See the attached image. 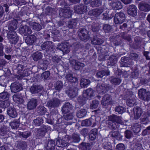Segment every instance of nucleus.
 <instances>
[{
  "mask_svg": "<svg viewBox=\"0 0 150 150\" xmlns=\"http://www.w3.org/2000/svg\"><path fill=\"white\" fill-rule=\"evenodd\" d=\"M44 143L40 144L44 145L45 149L46 150H54L55 147L56 145L59 147L63 148L68 145V142L70 140L69 137L68 135L62 138V139H56V140L50 139L47 141V139L45 140Z\"/></svg>",
  "mask_w": 150,
  "mask_h": 150,
  "instance_id": "nucleus-1",
  "label": "nucleus"
},
{
  "mask_svg": "<svg viewBox=\"0 0 150 150\" xmlns=\"http://www.w3.org/2000/svg\"><path fill=\"white\" fill-rule=\"evenodd\" d=\"M66 78L68 81L69 89L66 91V93L71 98H74L77 95V88L76 86L78 84V79L75 77H74L72 74H68L66 75Z\"/></svg>",
  "mask_w": 150,
  "mask_h": 150,
  "instance_id": "nucleus-2",
  "label": "nucleus"
},
{
  "mask_svg": "<svg viewBox=\"0 0 150 150\" xmlns=\"http://www.w3.org/2000/svg\"><path fill=\"white\" fill-rule=\"evenodd\" d=\"M51 129L50 127L45 125H43L40 128L38 129L35 135V141L38 142V145L44 143L46 138L43 137L45 136L46 133L48 132L49 130H50Z\"/></svg>",
  "mask_w": 150,
  "mask_h": 150,
  "instance_id": "nucleus-3",
  "label": "nucleus"
},
{
  "mask_svg": "<svg viewBox=\"0 0 150 150\" xmlns=\"http://www.w3.org/2000/svg\"><path fill=\"white\" fill-rule=\"evenodd\" d=\"M108 125L110 128L112 129H115L118 128L119 124L123 125V122L121 116L115 114H112L108 117Z\"/></svg>",
  "mask_w": 150,
  "mask_h": 150,
  "instance_id": "nucleus-4",
  "label": "nucleus"
},
{
  "mask_svg": "<svg viewBox=\"0 0 150 150\" xmlns=\"http://www.w3.org/2000/svg\"><path fill=\"white\" fill-rule=\"evenodd\" d=\"M129 98L127 99L126 103L128 106L132 107L137 105V98L132 91H129Z\"/></svg>",
  "mask_w": 150,
  "mask_h": 150,
  "instance_id": "nucleus-5",
  "label": "nucleus"
},
{
  "mask_svg": "<svg viewBox=\"0 0 150 150\" xmlns=\"http://www.w3.org/2000/svg\"><path fill=\"white\" fill-rule=\"evenodd\" d=\"M138 94V96L140 99L144 101L150 100V92H147L145 89L139 90Z\"/></svg>",
  "mask_w": 150,
  "mask_h": 150,
  "instance_id": "nucleus-6",
  "label": "nucleus"
},
{
  "mask_svg": "<svg viewBox=\"0 0 150 150\" xmlns=\"http://www.w3.org/2000/svg\"><path fill=\"white\" fill-rule=\"evenodd\" d=\"M7 38L11 44H16L18 42L19 39L16 32H8L7 33Z\"/></svg>",
  "mask_w": 150,
  "mask_h": 150,
  "instance_id": "nucleus-7",
  "label": "nucleus"
},
{
  "mask_svg": "<svg viewBox=\"0 0 150 150\" xmlns=\"http://www.w3.org/2000/svg\"><path fill=\"white\" fill-rule=\"evenodd\" d=\"M125 13L122 12H120L115 14L114 21L115 24H121L125 21Z\"/></svg>",
  "mask_w": 150,
  "mask_h": 150,
  "instance_id": "nucleus-8",
  "label": "nucleus"
},
{
  "mask_svg": "<svg viewBox=\"0 0 150 150\" xmlns=\"http://www.w3.org/2000/svg\"><path fill=\"white\" fill-rule=\"evenodd\" d=\"M41 47L42 50L49 52L54 51L55 48L54 43L51 41L44 42L42 44Z\"/></svg>",
  "mask_w": 150,
  "mask_h": 150,
  "instance_id": "nucleus-9",
  "label": "nucleus"
},
{
  "mask_svg": "<svg viewBox=\"0 0 150 150\" xmlns=\"http://www.w3.org/2000/svg\"><path fill=\"white\" fill-rule=\"evenodd\" d=\"M78 36L80 39L84 41L85 40H89L90 38L88 34V31L84 28H81L79 29Z\"/></svg>",
  "mask_w": 150,
  "mask_h": 150,
  "instance_id": "nucleus-10",
  "label": "nucleus"
},
{
  "mask_svg": "<svg viewBox=\"0 0 150 150\" xmlns=\"http://www.w3.org/2000/svg\"><path fill=\"white\" fill-rule=\"evenodd\" d=\"M72 11L70 8L67 7L66 8H61L59 11V15L61 17L64 18H69L72 15Z\"/></svg>",
  "mask_w": 150,
  "mask_h": 150,
  "instance_id": "nucleus-11",
  "label": "nucleus"
},
{
  "mask_svg": "<svg viewBox=\"0 0 150 150\" xmlns=\"http://www.w3.org/2000/svg\"><path fill=\"white\" fill-rule=\"evenodd\" d=\"M74 49L72 51L73 56L78 57V55L81 54L82 51V45L79 42H76L73 44Z\"/></svg>",
  "mask_w": 150,
  "mask_h": 150,
  "instance_id": "nucleus-12",
  "label": "nucleus"
},
{
  "mask_svg": "<svg viewBox=\"0 0 150 150\" xmlns=\"http://www.w3.org/2000/svg\"><path fill=\"white\" fill-rule=\"evenodd\" d=\"M87 9V6L83 4L75 6L74 7L75 13L79 14H83L86 13Z\"/></svg>",
  "mask_w": 150,
  "mask_h": 150,
  "instance_id": "nucleus-13",
  "label": "nucleus"
},
{
  "mask_svg": "<svg viewBox=\"0 0 150 150\" xmlns=\"http://www.w3.org/2000/svg\"><path fill=\"white\" fill-rule=\"evenodd\" d=\"M110 88L109 86H107L104 84H99L97 85L96 90L99 94L103 95L109 90Z\"/></svg>",
  "mask_w": 150,
  "mask_h": 150,
  "instance_id": "nucleus-14",
  "label": "nucleus"
},
{
  "mask_svg": "<svg viewBox=\"0 0 150 150\" xmlns=\"http://www.w3.org/2000/svg\"><path fill=\"white\" fill-rule=\"evenodd\" d=\"M94 91L91 88L87 89L84 90L83 93V96L86 98L88 100L93 98L94 97Z\"/></svg>",
  "mask_w": 150,
  "mask_h": 150,
  "instance_id": "nucleus-15",
  "label": "nucleus"
},
{
  "mask_svg": "<svg viewBox=\"0 0 150 150\" xmlns=\"http://www.w3.org/2000/svg\"><path fill=\"white\" fill-rule=\"evenodd\" d=\"M60 103V101L59 99L54 98L52 100L48 102L47 105L49 108H51L59 106Z\"/></svg>",
  "mask_w": 150,
  "mask_h": 150,
  "instance_id": "nucleus-16",
  "label": "nucleus"
},
{
  "mask_svg": "<svg viewBox=\"0 0 150 150\" xmlns=\"http://www.w3.org/2000/svg\"><path fill=\"white\" fill-rule=\"evenodd\" d=\"M101 103L103 105L105 106H107L109 105L112 104V102L110 95L105 94L102 98Z\"/></svg>",
  "mask_w": 150,
  "mask_h": 150,
  "instance_id": "nucleus-17",
  "label": "nucleus"
},
{
  "mask_svg": "<svg viewBox=\"0 0 150 150\" xmlns=\"http://www.w3.org/2000/svg\"><path fill=\"white\" fill-rule=\"evenodd\" d=\"M58 45V48L63 53L65 54L69 53L70 52L69 43L67 42L61 43L59 45Z\"/></svg>",
  "mask_w": 150,
  "mask_h": 150,
  "instance_id": "nucleus-18",
  "label": "nucleus"
},
{
  "mask_svg": "<svg viewBox=\"0 0 150 150\" xmlns=\"http://www.w3.org/2000/svg\"><path fill=\"white\" fill-rule=\"evenodd\" d=\"M137 9L136 6L133 4L130 5L127 8V12L129 16L135 17L137 14Z\"/></svg>",
  "mask_w": 150,
  "mask_h": 150,
  "instance_id": "nucleus-19",
  "label": "nucleus"
},
{
  "mask_svg": "<svg viewBox=\"0 0 150 150\" xmlns=\"http://www.w3.org/2000/svg\"><path fill=\"white\" fill-rule=\"evenodd\" d=\"M121 66L122 67H129L132 64L131 59L127 57H123L121 58Z\"/></svg>",
  "mask_w": 150,
  "mask_h": 150,
  "instance_id": "nucleus-20",
  "label": "nucleus"
},
{
  "mask_svg": "<svg viewBox=\"0 0 150 150\" xmlns=\"http://www.w3.org/2000/svg\"><path fill=\"white\" fill-rule=\"evenodd\" d=\"M23 89L21 85L18 83L15 82L11 84V89L12 92L16 93Z\"/></svg>",
  "mask_w": 150,
  "mask_h": 150,
  "instance_id": "nucleus-21",
  "label": "nucleus"
},
{
  "mask_svg": "<svg viewBox=\"0 0 150 150\" xmlns=\"http://www.w3.org/2000/svg\"><path fill=\"white\" fill-rule=\"evenodd\" d=\"M73 109V106L72 104L69 102H67L63 105L62 111V113L67 114L71 110Z\"/></svg>",
  "mask_w": 150,
  "mask_h": 150,
  "instance_id": "nucleus-22",
  "label": "nucleus"
},
{
  "mask_svg": "<svg viewBox=\"0 0 150 150\" xmlns=\"http://www.w3.org/2000/svg\"><path fill=\"white\" fill-rule=\"evenodd\" d=\"M43 88L42 85L33 84L30 88V91L32 94H37L41 92Z\"/></svg>",
  "mask_w": 150,
  "mask_h": 150,
  "instance_id": "nucleus-23",
  "label": "nucleus"
},
{
  "mask_svg": "<svg viewBox=\"0 0 150 150\" xmlns=\"http://www.w3.org/2000/svg\"><path fill=\"white\" fill-rule=\"evenodd\" d=\"M38 101L35 98H32L28 103L27 107L28 109L33 110L36 108L38 105Z\"/></svg>",
  "mask_w": 150,
  "mask_h": 150,
  "instance_id": "nucleus-24",
  "label": "nucleus"
},
{
  "mask_svg": "<svg viewBox=\"0 0 150 150\" xmlns=\"http://www.w3.org/2000/svg\"><path fill=\"white\" fill-rule=\"evenodd\" d=\"M23 96L21 94H15L13 96V99L14 102L18 104H23L24 103Z\"/></svg>",
  "mask_w": 150,
  "mask_h": 150,
  "instance_id": "nucleus-25",
  "label": "nucleus"
},
{
  "mask_svg": "<svg viewBox=\"0 0 150 150\" xmlns=\"http://www.w3.org/2000/svg\"><path fill=\"white\" fill-rule=\"evenodd\" d=\"M20 32L25 36L31 34L32 30L30 27L26 25L22 26L20 29Z\"/></svg>",
  "mask_w": 150,
  "mask_h": 150,
  "instance_id": "nucleus-26",
  "label": "nucleus"
},
{
  "mask_svg": "<svg viewBox=\"0 0 150 150\" xmlns=\"http://www.w3.org/2000/svg\"><path fill=\"white\" fill-rule=\"evenodd\" d=\"M71 64H72L74 69L76 70H79L82 69L84 66L83 63L78 62L75 60L72 61L71 62Z\"/></svg>",
  "mask_w": 150,
  "mask_h": 150,
  "instance_id": "nucleus-27",
  "label": "nucleus"
},
{
  "mask_svg": "<svg viewBox=\"0 0 150 150\" xmlns=\"http://www.w3.org/2000/svg\"><path fill=\"white\" fill-rule=\"evenodd\" d=\"M139 8L140 11L145 12H148L150 11V5L142 1L139 4Z\"/></svg>",
  "mask_w": 150,
  "mask_h": 150,
  "instance_id": "nucleus-28",
  "label": "nucleus"
},
{
  "mask_svg": "<svg viewBox=\"0 0 150 150\" xmlns=\"http://www.w3.org/2000/svg\"><path fill=\"white\" fill-rule=\"evenodd\" d=\"M7 113L8 116L12 118L16 117L18 115L14 107H9L7 110Z\"/></svg>",
  "mask_w": 150,
  "mask_h": 150,
  "instance_id": "nucleus-29",
  "label": "nucleus"
},
{
  "mask_svg": "<svg viewBox=\"0 0 150 150\" xmlns=\"http://www.w3.org/2000/svg\"><path fill=\"white\" fill-rule=\"evenodd\" d=\"M103 11V10L101 8H96L90 10L88 12V14L90 16L97 17L101 14Z\"/></svg>",
  "mask_w": 150,
  "mask_h": 150,
  "instance_id": "nucleus-30",
  "label": "nucleus"
},
{
  "mask_svg": "<svg viewBox=\"0 0 150 150\" xmlns=\"http://www.w3.org/2000/svg\"><path fill=\"white\" fill-rule=\"evenodd\" d=\"M98 135V130L94 128L91 130L88 135L89 139L92 141L94 140Z\"/></svg>",
  "mask_w": 150,
  "mask_h": 150,
  "instance_id": "nucleus-31",
  "label": "nucleus"
},
{
  "mask_svg": "<svg viewBox=\"0 0 150 150\" xmlns=\"http://www.w3.org/2000/svg\"><path fill=\"white\" fill-rule=\"evenodd\" d=\"M117 61V59L116 56L113 55H111L108 60L107 65L108 66H114L116 63Z\"/></svg>",
  "mask_w": 150,
  "mask_h": 150,
  "instance_id": "nucleus-32",
  "label": "nucleus"
},
{
  "mask_svg": "<svg viewBox=\"0 0 150 150\" xmlns=\"http://www.w3.org/2000/svg\"><path fill=\"white\" fill-rule=\"evenodd\" d=\"M96 49L97 50L98 53H103V52L108 51V48L107 47L106 45H97L96 47Z\"/></svg>",
  "mask_w": 150,
  "mask_h": 150,
  "instance_id": "nucleus-33",
  "label": "nucleus"
},
{
  "mask_svg": "<svg viewBox=\"0 0 150 150\" xmlns=\"http://www.w3.org/2000/svg\"><path fill=\"white\" fill-rule=\"evenodd\" d=\"M36 38L34 35H31L27 37L25 40V42L28 44L32 45L36 42Z\"/></svg>",
  "mask_w": 150,
  "mask_h": 150,
  "instance_id": "nucleus-34",
  "label": "nucleus"
},
{
  "mask_svg": "<svg viewBox=\"0 0 150 150\" xmlns=\"http://www.w3.org/2000/svg\"><path fill=\"white\" fill-rule=\"evenodd\" d=\"M110 83L114 85H118L121 83L122 80L118 77L115 76H111L110 78Z\"/></svg>",
  "mask_w": 150,
  "mask_h": 150,
  "instance_id": "nucleus-35",
  "label": "nucleus"
},
{
  "mask_svg": "<svg viewBox=\"0 0 150 150\" xmlns=\"http://www.w3.org/2000/svg\"><path fill=\"white\" fill-rule=\"evenodd\" d=\"M27 144L26 142L21 141H19L17 144V147L18 149L21 150H26L27 149Z\"/></svg>",
  "mask_w": 150,
  "mask_h": 150,
  "instance_id": "nucleus-36",
  "label": "nucleus"
},
{
  "mask_svg": "<svg viewBox=\"0 0 150 150\" xmlns=\"http://www.w3.org/2000/svg\"><path fill=\"white\" fill-rule=\"evenodd\" d=\"M150 114L145 113L144 114L141 118L142 123L144 124H148L149 122V117Z\"/></svg>",
  "mask_w": 150,
  "mask_h": 150,
  "instance_id": "nucleus-37",
  "label": "nucleus"
},
{
  "mask_svg": "<svg viewBox=\"0 0 150 150\" xmlns=\"http://www.w3.org/2000/svg\"><path fill=\"white\" fill-rule=\"evenodd\" d=\"M17 21H13L10 22L9 24L8 29L9 32L14 31V30L17 28Z\"/></svg>",
  "mask_w": 150,
  "mask_h": 150,
  "instance_id": "nucleus-38",
  "label": "nucleus"
},
{
  "mask_svg": "<svg viewBox=\"0 0 150 150\" xmlns=\"http://www.w3.org/2000/svg\"><path fill=\"white\" fill-rule=\"evenodd\" d=\"M134 110L135 119H139L142 113L141 108L139 107H137L134 109Z\"/></svg>",
  "mask_w": 150,
  "mask_h": 150,
  "instance_id": "nucleus-39",
  "label": "nucleus"
},
{
  "mask_svg": "<svg viewBox=\"0 0 150 150\" xmlns=\"http://www.w3.org/2000/svg\"><path fill=\"white\" fill-rule=\"evenodd\" d=\"M90 83V80L88 79L82 78L80 81V86L82 88H85L87 87Z\"/></svg>",
  "mask_w": 150,
  "mask_h": 150,
  "instance_id": "nucleus-40",
  "label": "nucleus"
},
{
  "mask_svg": "<svg viewBox=\"0 0 150 150\" xmlns=\"http://www.w3.org/2000/svg\"><path fill=\"white\" fill-rule=\"evenodd\" d=\"M32 57L34 61H38L42 58V54L41 52L37 51L33 53Z\"/></svg>",
  "mask_w": 150,
  "mask_h": 150,
  "instance_id": "nucleus-41",
  "label": "nucleus"
},
{
  "mask_svg": "<svg viewBox=\"0 0 150 150\" xmlns=\"http://www.w3.org/2000/svg\"><path fill=\"white\" fill-rule=\"evenodd\" d=\"M29 24L30 26H32L33 29L35 30L39 31L42 29L41 25L40 24L37 23L30 22Z\"/></svg>",
  "mask_w": 150,
  "mask_h": 150,
  "instance_id": "nucleus-42",
  "label": "nucleus"
},
{
  "mask_svg": "<svg viewBox=\"0 0 150 150\" xmlns=\"http://www.w3.org/2000/svg\"><path fill=\"white\" fill-rule=\"evenodd\" d=\"M87 100H88L85 97L83 96L82 94V96H79L77 99L78 103L79 104L80 106H82L86 103V102Z\"/></svg>",
  "mask_w": 150,
  "mask_h": 150,
  "instance_id": "nucleus-43",
  "label": "nucleus"
},
{
  "mask_svg": "<svg viewBox=\"0 0 150 150\" xmlns=\"http://www.w3.org/2000/svg\"><path fill=\"white\" fill-rule=\"evenodd\" d=\"M111 6L115 10L120 9L122 7L121 3L120 1H117L112 3L111 4Z\"/></svg>",
  "mask_w": 150,
  "mask_h": 150,
  "instance_id": "nucleus-44",
  "label": "nucleus"
},
{
  "mask_svg": "<svg viewBox=\"0 0 150 150\" xmlns=\"http://www.w3.org/2000/svg\"><path fill=\"white\" fill-rule=\"evenodd\" d=\"M105 139H103L102 140L103 142L102 144L103 147L104 149H106V150H109L110 149L112 148V146L111 143L110 142L108 141L104 142L103 141Z\"/></svg>",
  "mask_w": 150,
  "mask_h": 150,
  "instance_id": "nucleus-45",
  "label": "nucleus"
},
{
  "mask_svg": "<svg viewBox=\"0 0 150 150\" xmlns=\"http://www.w3.org/2000/svg\"><path fill=\"white\" fill-rule=\"evenodd\" d=\"M110 73V72L109 71L102 70L97 72L96 73V76L98 78H101L104 76L109 75Z\"/></svg>",
  "mask_w": 150,
  "mask_h": 150,
  "instance_id": "nucleus-46",
  "label": "nucleus"
},
{
  "mask_svg": "<svg viewBox=\"0 0 150 150\" xmlns=\"http://www.w3.org/2000/svg\"><path fill=\"white\" fill-rule=\"evenodd\" d=\"M131 149L132 150H142V144L138 143H135L131 145Z\"/></svg>",
  "mask_w": 150,
  "mask_h": 150,
  "instance_id": "nucleus-47",
  "label": "nucleus"
},
{
  "mask_svg": "<svg viewBox=\"0 0 150 150\" xmlns=\"http://www.w3.org/2000/svg\"><path fill=\"white\" fill-rule=\"evenodd\" d=\"M115 110L118 114H122L126 112V108L122 106L118 105L115 107Z\"/></svg>",
  "mask_w": 150,
  "mask_h": 150,
  "instance_id": "nucleus-48",
  "label": "nucleus"
},
{
  "mask_svg": "<svg viewBox=\"0 0 150 150\" xmlns=\"http://www.w3.org/2000/svg\"><path fill=\"white\" fill-rule=\"evenodd\" d=\"M47 112V109L44 106H39L38 108L37 112L40 115H45Z\"/></svg>",
  "mask_w": 150,
  "mask_h": 150,
  "instance_id": "nucleus-49",
  "label": "nucleus"
},
{
  "mask_svg": "<svg viewBox=\"0 0 150 150\" xmlns=\"http://www.w3.org/2000/svg\"><path fill=\"white\" fill-rule=\"evenodd\" d=\"M43 118L40 117H38L33 120L35 126H40L43 123Z\"/></svg>",
  "mask_w": 150,
  "mask_h": 150,
  "instance_id": "nucleus-50",
  "label": "nucleus"
},
{
  "mask_svg": "<svg viewBox=\"0 0 150 150\" xmlns=\"http://www.w3.org/2000/svg\"><path fill=\"white\" fill-rule=\"evenodd\" d=\"M112 137H114L118 140H121L122 139L123 136H122L118 131H114L112 132L111 134Z\"/></svg>",
  "mask_w": 150,
  "mask_h": 150,
  "instance_id": "nucleus-51",
  "label": "nucleus"
},
{
  "mask_svg": "<svg viewBox=\"0 0 150 150\" xmlns=\"http://www.w3.org/2000/svg\"><path fill=\"white\" fill-rule=\"evenodd\" d=\"M19 123L18 120H14L10 123V125L12 129H16L19 126Z\"/></svg>",
  "mask_w": 150,
  "mask_h": 150,
  "instance_id": "nucleus-52",
  "label": "nucleus"
},
{
  "mask_svg": "<svg viewBox=\"0 0 150 150\" xmlns=\"http://www.w3.org/2000/svg\"><path fill=\"white\" fill-rule=\"evenodd\" d=\"M81 150H90L91 146L89 143L82 142L81 144Z\"/></svg>",
  "mask_w": 150,
  "mask_h": 150,
  "instance_id": "nucleus-53",
  "label": "nucleus"
},
{
  "mask_svg": "<svg viewBox=\"0 0 150 150\" xmlns=\"http://www.w3.org/2000/svg\"><path fill=\"white\" fill-rule=\"evenodd\" d=\"M72 137L73 141L74 143H79L81 139L80 135L78 134L74 133L72 134Z\"/></svg>",
  "mask_w": 150,
  "mask_h": 150,
  "instance_id": "nucleus-54",
  "label": "nucleus"
},
{
  "mask_svg": "<svg viewBox=\"0 0 150 150\" xmlns=\"http://www.w3.org/2000/svg\"><path fill=\"white\" fill-rule=\"evenodd\" d=\"M86 113L87 111L86 109H81L78 111L76 115L79 118H82L86 116Z\"/></svg>",
  "mask_w": 150,
  "mask_h": 150,
  "instance_id": "nucleus-55",
  "label": "nucleus"
},
{
  "mask_svg": "<svg viewBox=\"0 0 150 150\" xmlns=\"http://www.w3.org/2000/svg\"><path fill=\"white\" fill-rule=\"evenodd\" d=\"M10 96L8 92L4 91L0 93V98L7 100H9Z\"/></svg>",
  "mask_w": 150,
  "mask_h": 150,
  "instance_id": "nucleus-56",
  "label": "nucleus"
},
{
  "mask_svg": "<svg viewBox=\"0 0 150 150\" xmlns=\"http://www.w3.org/2000/svg\"><path fill=\"white\" fill-rule=\"evenodd\" d=\"M20 135L22 137L27 139L31 135V132L30 131L27 130L26 131L20 132Z\"/></svg>",
  "mask_w": 150,
  "mask_h": 150,
  "instance_id": "nucleus-57",
  "label": "nucleus"
},
{
  "mask_svg": "<svg viewBox=\"0 0 150 150\" xmlns=\"http://www.w3.org/2000/svg\"><path fill=\"white\" fill-rule=\"evenodd\" d=\"M77 23V21L76 19H72L68 22V27L69 28H75Z\"/></svg>",
  "mask_w": 150,
  "mask_h": 150,
  "instance_id": "nucleus-58",
  "label": "nucleus"
},
{
  "mask_svg": "<svg viewBox=\"0 0 150 150\" xmlns=\"http://www.w3.org/2000/svg\"><path fill=\"white\" fill-rule=\"evenodd\" d=\"M103 29L105 33H109L112 29V27L109 24H104L103 26Z\"/></svg>",
  "mask_w": 150,
  "mask_h": 150,
  "instance_id": "nucleus-59",
  "label": "nucleus"
},
{
  "mask_svg": "<svg viewBox=\"0 0 150 150\" xmlns=\"http://www.w3.org/2000/svg\"><path fill=\"white\" fill-rule=\"evenodd\" d=\"M99 104V101L96 100H92L90 104V108L91 109H94L96 108Z\"/></svg>",
  "mask_w": 150,
  "mask_h": 150,
  "instance_id": "nucleus-60",
  "label": "nucleus"
},
{
  "mask_svg": "<svg viewBox=\"0 0 150 150\" xmlns=\"http://www.w3.org/2000/svg\"><path fill=\"white\" fill-rule=\"evenodd\" d=\"M63 84L62 82L60 81H57L55 86V89L56 90L59 91L61 90L63 87Z\"/></svg>",
  "mask_w": 150,
  "mask_h": 150,
  "instance_id": "nucleus-61",
  "label": "nucleus"
},
{
  "mask_svg": "<svg viewBox=\"0 0 150 150\" xmlns=\"http://www.w3.org/2000/svg\"><path fill=\"white\" fill-rule=\"evenodd\" d=\"M4 49L5 53L7 54H10L13 51L12 47L8 45L4 46Z\"/></svg>",
  "mask_w": 150,
  "mask_h": 150,
  "instance_id": "nucleus-62",
  "label": "nucleus"
},
{
  "mask_svg": "<svg viewBox=\"0 0 150 150\" xmlns=\"http://www.w3.org/2000/svg\"><path fill=\"white\" fill-rule=\"evenodd\" d=\"M92 124V122L90 120L86 119L82 121L81 125L82 126H90Z\"/></svg>",
  "mask_w": 150,
  "mask_h": 150,
  "instance_id": "nucleus-63",
  "label": "nucleus"
},
{
  "mask_svg": "<svg viewBox=\"0 0 150 150\" xmlns=\"http://www.w3.org/2000/svg\"><path fill=\"white\" fill-rule=\"evenodd\" d=\"M108 52H103V53H99L98 59L100 61H104L106 59V57L107 56V54Z\"/></svg>",
  "mask_w": 150,
  "mask_h": 150,
  "instance_id": "nucleus-64",
  "label": "nucleus"
}]
</instances>
